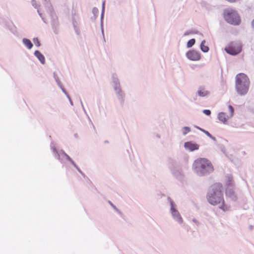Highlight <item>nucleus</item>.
<instances>
[{
  "instance_id": "nucleus-21",
  "label": "nucleus",
  "mask_w": 254,
  "mask_h": 254,
  "mask_svg": "<svg viewBox=\"0 0 254 254\" xmlns=\"http://www.w3.org/2000/svg\"><path fill=\"white\" fill-rule=\"evenodd\" d=\"M252 26L254 29V19H253V20L252 22Z\"/></svg>"
},
{
  "instance_id": "nucleus-2",
  "label": "nucleus",
  "mask_w": 254,
  "mask_h": 254,
  "mask_svg": "<svg viewBox=\"0 0 254 254\" xmlns=\"http://www.w3.org/2000/svg\"><path fill=\"white\" fill-rule=\"evenodd\" d=\"M193 165L195 171L201 175L210 173L213 171L212 164L206 158H199L197 159L194 161Z\"/></svg>"
},
{
  "instance_id": "nucleus-7",
  "label": "nucleus",
  "mask_w": 254,
  "mask_h": 254,
  "mask_svg": "<svg viewBox=\"0 0 254 254\" xmlns=\"http://www.w3.org/2000/svg\"><path fill=\"white\" fill-rule=\"evenodd\" d=\"M186 56L191 61H198L201 58L199 52L193 50L188 51L186 54Z\"/></svg>"
},
{
  "instance_id": "nucleus-16",
  "label": "nucleus",
  "mask_w": 254,
  "mask_h": 254,
  "mask_svg": "<svg viewBox=\"0 0 254 254\" xmlns=\"http://www.w3.org/2000/svg\"><path fill=\"white\" fill-rule=\"evenodd\" d=\"M190 131V127H184L183 128V134L184 135H186L187 133H188V132H189Z\"/></svg>"
},
{
  "instance_id": "nucleus-10",
  "label": "nucleus",
  "mask_w": 254,
  "mask_h": 254,
  "mask_svg": "<svg viewBox=\"0 0 254 254\" xmlns=\"http://www.w3.org/2000/svg\"><path fill=\"white\" fill-rule=\"evenodd\" d=\"M34 55L42 64H44L45 63V57L39 51H36L34 53Z\"/></svg>"
},
{
  "instance_id": "nucleus-15",
  "label": "nucleus",
  "mask_w": 254,
  "mask_h": 254,
  "mask_svg": "<svg viewBox=\"0 0 254 254\" xmlns=\"http://www.w3.org/2000/svg\"><path fill=\"white\" fill-rule=\"evenodd\" d=\"M199 129L201 130L202 132H203L206 135H207L208 137H209L210 138H212L213 139H215V138L214 137H213L211 134L207 131L203 129H202V128H199Z\"/></svg>"
},
{
  "instance_id": "nucleus-6",
  "label": "nucleus",
  "mask_w": 254,
  "mask_h": 254,
  "mask_svg": "<svg viewBox=\"0 0 254 254\" xmlns=\"http://www.w3.org/2000/svg\"><path fill=\"white\" fill-rule=\"evenodd\" d=\"M229 114L226 115L224 113H220L218 115L219 120L223 123H226L228 119L232 118L234 115V109L231 105L228 106Z\"/></svg>"
},
{
  "instance_id": "nucleus-11",
  "label": "nucleus",
  "mask_w": 254,
  "mask_h": 254,
  "mask_svg": "<svg viewBox=\"0 0 254 254\" xmlns=\"http://www.w3.org/2000/svg\"><path fill=\"white\" fill-rule=\"evenodd\" d=\"M198 94L199 96L205 97L208 94V92L203 87H200L198 90Z\"/></svg>"
},
{
  "instance_id": "nucleus-8",
  "label": "nucleus",
  "mask_w": 254,
  "mask_h": 254,
  "mask_svg": "<svg viewBox=\"0 0 254 254\" xmlns=\"http://www.w3.org/2000/svg\"><path fill=\"white\" fill-rule=\"evenodd\" d=\"M184 146L186 149H189L191 151L197 150L199 148V145L192 142H187L185 143Z\"/></svg>"
},
{
  "instance_id": "nucleus-1",
  "label": "nucleus",
  "mask_w": 254,
  "mask_h": 254,
  "mask_svg": "<svg viewBox=\"0 0 254 254\" xmlns=\"http://www.w3.org/2000/svg\"><path fill=\"white\" fill-rule=\"evenodd\" d=\"M207 200L212 205L221 204L220 208L225 211L229 207L225 204L223 198V187L219 183L213 184L207 194Z\"/></svg>"
},
{
  "instance_id": "nucleus-9",
  "label": "nucleus",
  "mask_w": 254,
  "mask_h": 254,
  "mask_svg": "<svg viewBox=\"0 0 254 254\" xmlns=\"http://www.w3.org/2000/svg\"><path fill=\"white\" fill-rule=\"evenodd\" d=\"M172 204V207H171V211L173 216L174 217V218L176 219L177 221H178L179 223H183V219L181 217L180 213L179 212L176 210L173 206L172 203H171Z\"/></svg>"
},
{
  "instance_id": "nucleus-12",
  "label": "nucleus",
  "mask_w": 254,
  "mask_h": 254,
  "mask_svg": "<svg viewBox=\"0 0 254 254\" xmlns=\"http://www.w3.org/2000/svg\"><path fill=\"white\" fill-rule=\"evenodd\" d=\"M23 42L28 49H31L32 48L33 44L30 40L24 38L23 39Z\"/></svg>"
},
{
  "instance_id": "nucleus-20",
  "label": "nucleus",
  "mask_w": 254,
  "mask_h": 254,
  "mask_svg": "<svg viewBox=\"0 0 254 254\" xmlns=\"http://www.w3.org/2000/svg\"><path fill=\"white\" fill-rule=\"evenodd\" d=\"M226 194L227 195L229 194L230 195H233L234 194V191L233 190H226Z\"/></svg>"
},
{
  "instance_id": "nucleus-4",
  "label": "nucleus",
  "mask_w": 254,
  "mask_h": 254,
  "mask_svg": "<svg viewBox=\"0 0 254 254\" xmlns=\"http://www.w3.org/2000/svg\"><path fill=\"white\" fill-rule=\"evenodd\" d=\"M225 20L233 25H239L241 22L240 17L237 11L232 8H227L224 11Z\"/></svg>"
},
{
  "instance_id": "nucleus-17",
  "label": "nucleus",
  "mask_w": 254,
  "mask_h": 254,
  "mask_svg": "<svg viewBox=\"0 0 254 254\" xmlns=\"http://www.w3.org/2000/svg\"><path fill=\"white\" fill-rule=\"evenodd\" d=\"M64 156H65V157L66 158V159L67 160H68V161H69L73 165H74V166H75V164H74V162L72 160V159L70 158V157L67 155L66 153H63V154Z\"/></svg>"
},
{
  "instance_id": "nucleus-3",
  "label": "nucleus",
  "mask_w": 254,
  "mask_h": 254,
  "mask_svg": "<svg viewBox=\"0 0 254 254\" xmlns=\"http://www.w3.org/2000/svg\"><path fill=\"white\" fill-rule=\"evenodd\" d=\"M236 88L240 95L246 94L249 89L250 81L248 77L244 73H239L236 76Z\"/></svg>"
},
{
  "instance_id": "nucleus-18",
  "label": "nucleus",
  "mask_w": 254,
  "mask_h": 254,
  "mask_svg": "<svg viewBox=\"0 0 254 254\" xmlns=\"http://www.w3.org/2000/svg\"><path fill=\"white\" fill-rule=\"evenodd\" d=\"M33 42L36 46L39 47L40 46V42L37 38L33 39Z\"/></svg>"
},
{
  "instance_id": "nucleus-13",
  "label": "nucleus",
  "mask_w": 254,
  "mask_h": 254,
  "mask_svg": "<svg viewBox=\"0 0 254 254\" xmlns=\"http://www.w3.org/2000/svg\"><path fill=\"white\" fill-rule=\"evenodd\" d=\"M205 41L203 40L200 45V49L203 52H207L209 50V48L205 45Z\"/></svg>"
},
{
  "instance_id": "nucleus-22",
  "label": "nucleus",
  "mask_w": 254,
  "mask_h": 254,
  "mask_svg": "<svg viewBox=\"0 0 254 254\" xmlns=\"http://www.w3.org/2000/svg\"><path fill=\"white\" fill-rule=\"evenodd\" d=\"M104 3H103V8H104Z\"/></svg>"
},
{
  "instance_id": "nucleus-5",
  "label": "nucleus",
  "mask_w": 254,
  "mask_h": 254,
  "mask_svg": "<svg viewBox=\"0 0 254 254\" xmlns=\"http://www.w3.org/2000/svg\"><path fill=\"white\" fill-rule=\"evenodd\" d=\"M225 51L232 55H236L242 51V45L239 42H231L225 48Z\"/></svg>"
},
{
  "instance_id": "nucleus-19",
  "label": "nucleus",
  "mask_w": 254,
  "mask_h": 254,
  "mask_svg": "<svg viewBox=\"0 0 254 254\" xmlns=\"http://www.w3.org/2000/svg\"><path fill=\"white\" fill-rule=\"evenodd\" d=\"M203 113L207 116H209L211 114V111L209 110H204Z\"/></svg>"
},
{
  "instance_id": "nucleus-14",
  "label": "nucleus",
  "mask_w": 254,
  "mask_h": 254,
  "mask_svg": "<svg viewBox=\"0 0 254 254\" xmlns=\"http://www.w3.org/2000/svg\"><path fill=\"white\" fill-rule=\"evenodd\" d=\"M195 41L194 39H191L187 43V47L190 48L194 44Z\"/></svg>"
}]
</instances>
